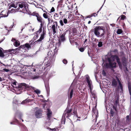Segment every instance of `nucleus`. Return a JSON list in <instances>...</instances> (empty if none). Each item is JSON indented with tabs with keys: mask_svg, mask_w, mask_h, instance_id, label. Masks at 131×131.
<instances>
[{
	"mask_svg": "<svg viewBox=\"0 0 131 131\" xmlns=\"http://www.w3.org/2000/svg\"><path fill=\"white\" fill-rule=\"evenodd\" d=\"M120 53L121 54V59L117 54L111 56L112 60L110 58H107L108 63H106L105 64V67L106 68L113 69L115 68L116 66L117 63L114 62L115 60L121 70H123V66L127 65L128 59L126 57L125 53L123 51H121Z\"/></svg>",
	"mask_w": 131,
	"mask_h": 131,
	"instance_id": "f257e3e1",
	"label": "nucleus"
},
{
	"mask_svg": "<svg viewBox=\"0 0 131 131\" xmlns=\"http://www.w3.org/2000/svg\"><path fill=\"white\" fill-rule=\"evenodd\" d=\"M11 85L14 88H15L16 90V91L17 92L16 93L17 94H19L21 92L25 90L26 89H29V86L25 83H18L16 81H14L12 82Z\"/></svg>",
	"mask_w": 131,
	"mask_h": 131,
	"instance_id": "f03ea898",
	"label": "nucleus"
},
{
	"mask_svg": "<svg viewBox=\"0 0 131 131\" xmlns=\"http://www.w3.org/2000/svg\"><path fill=\"white\" fill-rule=\"evenodd\" d=\"M50 64V62H49L47 64H46V66L44 67H42V68H39L40 67H41V66L40 65H38V64L34 66H32L30 68V72L31 73L35 74L36 73H39L40 72V71H42L44 70L46 68L48 67L49 66Z\"/></svg>",
	"mask_w": 131,
	"mask_h": 131,
	"instance_id": "7ed1b4c3",
	"label": "nucleus"
},
{
	"mask_svg": "<svg viewBox=\"0 0 131 131\" xmlns=\"http://www.w3.org/2000/svg\"><path fill=\"white\" fill-rule=\"evenodd\" d=\"M94 33L95 35L98 37H102L103 39L105 34V29L102 26H97L94 28Z\"/></svg>",
	"mask_w": 131,
	"mask_h": 131,
	"instance_id": "20e7f679",
	"label": "nucleus"
},
{
	"mask_svg": "<svg viewBox=\"0 0 131 131\" xmlns=\"http://www.w3.org/2000/svg\"><path fill=\"white\" fill-rule=\"evenodd\" d=\"M85 80L86 81L88 84V85L89 89L90 90L91 93L92 94V96L93 98L94 99V100H95V101H97V98L96 95L92 93L91 92L92 88L91 82V81L90 79V78L89 76L86 75L85 76Z\"/></svg>",
	"mask_w": 131,
	"mask_h": 131,
	"instance_id": "39448f33",
	"label": "nucleus"
},
{
	"mask_svg": "<svg viewBox=\"0 0 131 131\" xmlns=\"http://www.w3.org/2000/svg\"><path fill=\"white\" fill-rule=\"evenodd\" d=\"M72 111L71 109H69L67 107L64 112L63 115L65 117H66V118H69V117H70L71 115L72 114L71 113Z\"/></svg>",
	"mask_w": 131,
	"mask_h": 131,
	"instance_id": "423d86ee",
	"label": "nucleus"
},
{
	"mask_svg": "<svg viewBox=\"0 0 131 131\" xmlns=\"http://www.w3.org/2000/svg\"><path fill=\"white\" fill-rule=\"evenodd\" d=\"M53 50H55V49H53ZM56 53L55 51H54V50L53 51L52 50L48 52L47 55L49 58L51 59V60L52 59V60H54L55 59L56 56L55 54Z\"/></svg>",
	"mask_w": 131,
	"mask_h": 131,
	"instance_id": "0eeeda50",
	"label": "nucleus"
},
{
	"mask_svg": "<svg viewBox=\"0 0 131 131\" xmlns=\"http://www.w3.org/2000/svg\"><path fill=\"white\" fill-rule=\"evenodd\" d=\"M17 6H18L20 8H23V7L24 8H26L27 4L26 2L24 1L17 2Z\"/></svg>",
	"mask_w": 131,
	"mask_h": 131,
	"instance_id": "6e6552de",
	"label": "nucleus"
},
{
	"mask_svg": "<svg viewBox=\"0 0 131 131\" xmlns=\"http://www.w3.org/2000/svg\"><path fill=\"white\" fill-rule=\"evenodd\" d=\"M23 116V114L22 113L20 112L19 111H17V112L16 113V114L15 115V121L17 123H18V121L16 119V118H18L19 119H20L22 120V121L23 122H24V120L23 119H21V117Z\"/></svg>",
	"mask_w": 131,
	"mask_h": 131,
	"instance_id": "1a4fd4ad",
	"label": "nucleus"
},
{
	"mask_svg": "<svg viewBox=\"0 0 131 131\" xmlns=\"http://www.w3.org/2000/svg\"><path fill=\"white\" fill-rule=\"evenodd\" d=\"M66 34V32H64L62 35H60V36L59 37V42L58 43L60 44V41L63 42L65 40V35Z\"/></svg>",
	"mask_w": 131,
	"mask_h": 131,
	"instance_id": "9d476101",
	"label": "nucleus"
},
{
	"mask_svg": "<svg viewBox=\"0 0 131 131\" xmlns=\"http://www.w3.org/2000/svg\"><path fill=\"white\" fill-rule=\"evenodd\" d=\"M53 24H54L52 26L51 28L53 30V34H54L56 33L57 29H56V26L57 28L58 23L56 21L54 22L53 23Z\"/></svg>",
	"mask_w": 131,
	"mask_h": 131,
	"instance_id": "9b49d317",
	"label": "nucleus"
},
{
	"mask_svg": "<svg viewBox=\"0 0 131 131\" xmlns=\"http://www.w3.org/2000/svg\"><path fill=\"white\" fill-rule=\"evenodd\" d=\"M46 35L45 31L43 30L42 32V33L39 39L38 40L36 41L38 42H41L42 40L44 39L45 35Z\"/></svg>",
	"mask_w": 131,
	"mask_h": 131,
	"instance_id": "f8f14e48",
	"label": "nucleus"
},
{
	"mask_svg": "<svg viewBox=\"0 0 131 131\" xmlns=\"http://www.w3.org/2000/svg\"><path fill=\"white\" fill-rule=\"evenodd\" d=\"M35 116L37 118H40L42 116V113L40 110L37 111L35 113Z\"/></svg>",
	"mask_w": 131,
	"mask_h": 131,
	"instance_id": "ddd939ff",
	"label": "nucleus"
},
{
	"mask_svg": "<svg viewBox=\"0 0 131 131\" xmlns=\"http://www.w3.org/2000/svg\"><path fill=\"white\" fill-rule=\"evenodd\" d=\"M73 92V90L69 88V89L68 92V96L69 99H71L72 96Z\"/></svg>",
	"mask_w": 131,
	"mask_h": 131,
	"instance_id": "4468645a",
	"label": "nucleus"
},
{
	"mask_svg": "<svg viewBox=\"0 0 131 131\" xmlns=\"http://www.w3.org/2000/svg\"><path fill=\"white\" fill-rule=\"evenodd\" d=\"M128 89L130 95V104L129 109L131 112V86L130 85H128Z\"/></svg>",
	"mask_w": 131,
	"mask_h": 131,
	"instance_id": "2eb2a0df",
	"label": "nucleus"
},
{
	"mask_svg": "<svg viewBox=\"0 0 131 131\" xmlns=\"http://www.w3.org/2000/svg\"><path fill=\"white\" fill-rule=\"evenodd\" d=\"M21 48L23 49L26 48L28 50H29L31 49V48L29 44L27 43H25V44L21 45Z\"/></svg>",
	"mask_w": 131,
	"mask_h": 131,
	"instance_id": "dca6fc26",
	"label": "nucleus"
},
{
	"mask_svg": "<svg viewBox=\"0 0 131 131\" xmlns=\"http://www.w3.org/2000/svg\"><path fill=\"white\" fill-rule=\"evenodd\" d=\"M52 114V112L50 111V110L49 108L47 109V119H48L49 120H50V118L51 117Z\"/></svg>",
	"mask_w": 131,
	"mask_h": 131,
	"instance_id": "f3484780",
	"label": "nucleus"
},
{
	"mask_svg": "<svg viewBox=\"0 0 131 131\" xmlns=\"http://www.w3.org/2000/svg\"><path fill=\"white\" fill-rule=\"evenodd\" d=\"M35 16L37 17V21L41 23H42V17L38 14H37Z\"/></svg>",
	"mask_w": 131,
	"mask_h": 131,
	"instance_id": "a211bd4d",
	"label": "nucleus"
},
{
	"mask_svg": "<svg viewBox=\"0 0 131 131\" xmlns=\"http://www.w3.org/2000/svg\"><path fill=\"white\" fill-rule=\"evenodd\" d=\"M45 86L46 88V89L47 92V93L48 95L49 94V87L48 84V83H46L45 82Z\"/></svg>",
	"mask_w": 131,
	"mask_h": 131,
	"instance_id": "6ab92c4d",
	"label": "nucleus"
},
{
	"mask_svg": "<svg viewBox=\"0 0 131 131\" xmlns=\"http://www.w3.org/2000/svg\"><path fill=\"white\" fill-rule=\"evenodd\" d=\"M117 84V81L114 79H113L112 82V85L115 87H116Z\"/></svg>",
	"mask_w": 131,
	"mask_h": 131,
	"instance_id": "aec40b11",
	"label": "nucleus"
},
{
	"mask_svg": "<svg viewBox=\"0 0 131 131\" xmlns=\"http://www.w3.org/2000/svg\"><path fill=\"white\" fill-rule=\"evenodd\" d=\"M14 8H16L17 7V2H16V3H14L11 2V4L9 6Z\"/></svg>",
	"mask_w": 131,
	"mask_h": 131,
	"instance_id": "412c9836",
	"label": "nucleus"
},
{
	"mask_svg": "<svg viewBox=\"0 0 131 131\" xmlns=\"http://www.w3.org/2000/svg\"><path fill=\"white\" fill-rule=\"evenodd\" d=\"M13 44L15 47H18L20 45V42L18 40H16L14 43Z\"/></svg>",
	"mask_w": 131,
	"mask_h": 131,
	"instance_id": "4be33fe9",
	"label": "nucleus"
},
{
	"mask_svg": "<svg viewBox=\"0 0 131 131\" xmlns=\"http://www.w3.org/2000/svg\"><path fill=\"white\" fill-rule=\"evenodd\" d=\"M3 49L1 48H0V57L2 58H3L5 56L4 53L2 51Z\"/></svg>",
	"mask_w": 131,
	"mask_h": 131,
	"instance_id": "5701e85b",
	"label": "nucleus"
},
{
	"mask_svg": "<svg viewBox=\"0 0 131 131\" xmlns=\"http://www.w3.org/2000/svg\"><path fill=\"white\" fill-rule=\"evenodd\" d=\"M96 105L95 107L93 108L92 111L94 113H95L96 112V117H98V113L97 111L96 110Z\"/></svg>",
	"mask_w": 131,
	"mask_h": 131,
	"instance_id": "b1692460",
	"label": "nucleus"
},
{
	"mask_svg": "<svg viewBox=\"0 0 131 131\" xmlns=\"http://www.w3.org/2000/svg\"><path fill=\"white\" fill-rule=\"evenodd\" d=\"M127 65H126L123 66V68H125V69H124V71L125 73H126V71L128 72V70L127 68Z\"/></svg>",
	"mask_w": 131,
	"mask_h": 131,
	"instance_id": "393cba45",
	"label": "nucleus"
},
{
	"mask_svg": "<svg viewBox=\"0 0 131 131\" xmlns=\"http://www.w3.org/2000/svg\"><path fill=\"white\" fill-rule=\"evenodd\" d=\"M61 121L62 124H63H63H65V117H64V116H63V115Z\"/></svg>",
	"mask_w": 131,
	"mask_h": 131,
	"instance_id": "a878e982",
	"label": "nucleus"
},
{
	"mask_svg": "<svg viewBox=\"0 0 131 131\" xmlns=\"http://www.w3.org/2000/svg\"><path fill=\"white\" fill-rule=\"evenodd\" d=\"M118 83L119 86H118V88H119V87L121 90L122 91L123 90V87L122 84H121V82H119Z\"/></svg>",
	"mask_w": 131,
	"mask_h": 131,
	"instance_id": "bb28decb",
	"label": "nucleus"
},
{
	"mask_svg": "<svg viewBox=\"0 0 131 131\" xmlns=\"http://www.w3.org/2000/svg\"><path fill=\"white\" fill-rule=\"evenodd\" d=\"M49 62L50 63V61H48V62H47V63H42L41 64H38V65H40L41 66V65L42 67H40L39 68H42V67L44 68V67H45L46 66V64L48 63L49 62Z\"/></svg>",
	"mask_w": 131,
	"mask_h": 131,
	"instance_id": "cd10ccee",
	"label": "nucleus"
},
{
	"mask_svg": "<svg viewBox=\"0 0 131 131\" xmlns=\"http://www.w3.org/2000/svg\"><path fill=\"white\" fill-rule=\"evenodd\" d=\"M114 112L113 111L112 109H111L110 110V116L111 117H114Z\"/></svg>",
	"mask_w": 131,
	"mask_h": 131,
	"instance_id": "c85d7f7f",
	"label": "nucleus"
},
{
	"mask_svg": "<svg viewBox=\"0 0 131 131\" xmlns=\"http://www.w3.org/2000/svg\"><path fill=\"white\" fill-rule=\"evenodd\" d=\"M33 90H34V92L37 94L40 93L41 91L39 89H36L35 90V89H34Z\"/></svg>",
	"mask_w": 131,
	"mask_h": 131,
	"instance_id": "c756f323",
	"label": "nucleus"
},
{
	"mask_svg": "<svg viewBox=\"0 0 131 131\" xmlns=\"http://www.w3.org/2000/svg\"><path fill=\"white\" fill-rule=\"evenodd\" d=\"M123 32V31L122 29H117V34H120L122 33Z\"/></svg>",
	"mask_w": 131,
	"mask_h": 131,
	"instance_id": "7c9ffc66",
	"label": "nucleus"
},
{
	"mask_svg": "<svg viewBox=\"0 0 131 131\" xmlns=\"http://www.w3.org/2000/svg\"><path fill=\"white\" fill-rule=\"evenodd\" d=\"M98 44L97 45V46L99 47H102L103 45V42L102 41H98Z\"/></svg>",
	"mask_w": 131,
	"mask_h": 131,
	"instance_id": "2f4dec72",
	"label": "nucleus"
},
{
	"mask_svg": "<svg viewBox=\"0 0 131 131\" xmlns=\"http://www.w3.org/2000/svg\"><path fill=\"white\" fill-rule=\"evenodd\" d=\"M54 17L55 19L57 20L59 18L58 14L57 13H56L54 15Z\"/></svg>",
	"mask_w": 131,
	"mask_h": 131,
	"instance_id": "473e14b6",
	"label": "nucleus"
},
{
	"mask_svg": "<svg viewBox=\"0 0 131 131\" xmlns=\"http://www.w3.org/2000/svg\"><path fill=\"white\" fill-rule=\"evenodd\" d=\"M34 42L33 41H31L29 42V45L30 46V47L31 48V47H33V46L34 45Z\"/></svg>",
	"mask_w": 131,
	"mask_h": 131,
	"instance_id": "72a5a7b5",
	"label": "nucleus"
},
{
	"mask_svg": "<svg viewBox=\"0 0 131 131\" xmlns=\"http://www.w3.org/2000/svg\"><path fill=\"white\" fill-rule=\"evenodd\" d=\"M8 16V14L6 15L5 14H0V18H1V17H7Z\"/></svg>",
	"mask_w": 131,
	"mask_h": 131,
	"instance_id": "f704fd0d",
	"label": "nucleus"
},
{
	"mask_svg": "<svg viewBox=\"0 0 131 131\" xmlns=\"http://www.w3.org/2000/svg\"><path fill=\"white\" fill-rule=\"evenodd\" d=\"M129 115H127L126 116V122H128L131 119L129 118Z\"/></svg>",
	"mask_w": 131,
	"mask_h": 131,
	"instance_id": "c9c22d12",
	"label": "nucleus"
},
{
	"mask_svg": "<svg viewBox=\"0 0 131 131\" xmlns=\"http://www.w3.org/2000/svg\"><path fill=\"white\" fill-rule=\"evenodd\" d=\"M46 13H44L43 14V16L45 19L48 18V16L47 15V13L46 12Z\"/></svg>",
	"mask_w": 131,
	"mask_h": 131,
	"instance_id": "e433bc0d",
	"label": "nucleus"
},
{
	"mask_svg": "<svg viewBox=\"0 0 131 131\" xmlns=\"http://www.w3.org/2000/svg\"><path fill=\"white\" fill-rule=\"evenodd\" d=\"M56 73V72L52 71L51 73L50 74V76H54L55 75V74Z\"/></svg>",
	"mask_w": 131,
	"mask_h": 131,
	"instance_id": "4c0bfd02",
	"label": "nucleus"
},
{
	"mask_svg": "<svg viewBox=\"0 0 131 131\" xmlns=\"http://www.w3.org/2000/svg\"><path fill=\"white\" fill-rule=\"evenodd\" d=\"M48 24L52 23L53 21V20L51 18H48Z\"/></svg>",
	"mask_w": 131,
	"mask_h": 131,
	"instance_id": "58836bf2",
	"label": "nucleus"
},
{
	"mask_svg": "<svg viewBox=\"0 0 131 131\" xmlns=\"http://www.w3.org/2000/svg\"><path fill=\"white\" fill-rule=\"evenodd\" d=\"M42 31V29H40L39 28V29L36 32H35L36 34H39Z\"/></svg>",
	"mask_w": 131,
	"mask_h": 131,
	"instance_id": "ea45409f",
	"label": "nucleus"
},
{
	"mask_svg": "<svg viewBox=\"0 0 131 131\" xmlns=\"http://www.w3.org/2000/svg\"><path fill=\"white\" fill-rule=\"evenodd\" d=\"M39 77L37 76H32L31 77V78L34 80L38 78Z\"/></svg>",
	"mask_w": 131,
	"mask_h": 131,
	"instance_id": "a19ab883",
	"label": "nucleus"
},
{
	"mask_svg": "<svg viewBox=\"0 0 131 131\" xmlns=\"http://www.w3.org/2000/svg\"><path fill=\"white\" fill-rule=\"evenodd\" d=\"M126 16L124 15H122L121 16L120 19L124 20L126 18Z\"/></svg>",
	"mask_w": 131,
	"mask_h": 131,
	"instance_id": "79ce46f5",
	"label": "nucleus"
},
{
	"mask_svg": "<svg viewBox=\"0 0 131 131\" xmlns=\"http://www.w3.org/2000/svg\"><path fill=\"white\" fill-rule=\"evenodd\" d=\"M91 15L92 17L93 16L95 17L97 15V14L96 13H92Z\"/></svg>",
	"mask_w": 131,
	"mask_h": 131,
	"instance_id": "37998d69",
	"label": "nucleus"
},
{
	"mask_svg": "<svg viewBox=\"0 0 131 131\" xmlns=\"http://www.w3.org/2000/svg\"><path fill=\"white\" fill-rule=\"evenodd\" d=\"M113 52L115 53V54H117L118 53V51L117 49H115L113 51Z\"/></svg>",
	"mask_w": 131,
	"mask_h": 131,
	"instance_id": "c03bdc74",
	"label": "nucleus"
},
{
	"mask_svg": "<svg viewBox=\"0 0 131 131\" xmlns=\"http://www.w3.org/2000/svg\"><path fill=\"white\" fill-rule=\"evenodd\" d=\"M54 10H55V9H54V8L53 7H52V8L50 10V13L52 12H54Z\"/></svg>",
	"mask_w": 131,
	"mask_h": 131,
	"instance_id": "a18cd8bd",
	"label": "nucleus"
},
{
	"mask_svg": "<svg viewBox=\"0 0 131 131\" xmlns=\"http://www.w3.org/2000/svg\"><path fill=\"white\" fill-rule=\"evenodd\" d=\"M13 102V103H15L16 104H18V101L16 100H14Z\"/></svg>",
	"mask_w": 131,
	"mask_h": 131,
	"instance_id": "49530a36",
	"label": "nucleus"
},
{
	"mask_svg": "<svg viewBox=\"0 0 131 131\" xmlns=\"http://www.w3.org/2000/svg\"><path fill=\"white\" fill-rule=\"evenodd\" d=\"M63 22L65 24H67V19L66 18L64 19H63Z\"/></svg>",
	"mask_w": 131,
	"mask_h": 131,
	"instance_id": "de8ad7c7",
	"label": "nucleus"
},
{
	"mask_svg": "<svg viewBox=\"0 0 131 131\" xmlns=\"http://www.w3.org/2000/svg\"><path fill=\"white\" fill-rule=\"evenodd\" d=\"M63 62L64 64H66L67 63V61L66 60L64 59L63 60Z\"/></svg>",
	"mask_w": 131,
	"mask_h": 131,
	"instance_id": "09e8293b",
	"label": "nucleus"
},
{
	"mask_svg": "<svg viewBox=\"0 0 131 131\" xmlns=\"http://www.w3.org/2000/svg\"><path fill=\"white\" fill-rule=\"evenodd\" d=\"M60 23L61 26H63L64 25L63 21L62 20H60L59 21Z\"/></svg>",
	"mask_w": 131,
	"mask_h": 131,
	"instance_id": "8fccbe9b",
	"label": "nucleus"
},
{
	"mask_svg": "<svg viewBox=\"0 0 131 131\" xmlns=\"http://www.w3.org/2000/svg\"><path fill=\"white\" fill-rule=\"evenodd\" d=\"M79 50L81 52H83L84 50V49L83 48H81L79 49Z\"/></svg>",
	"mask_w": 131,
	"mask_h": 131,
	"instance_id": "3c124183",
	"label": "nucleus"
},
{
	"mask_svg": "<svg viewBox=\"0 0 131 131\" xmlns=\"http://www.w3.org/2000/svg\"><path fill=\"white\" fill-rule=\"evenodd\" d=\"M3 70L4 71H5V72H8L9 70V69H3Z\"/></svg>",
	"mask_w": 131,
	"mask_h": 131,
	"instance_id": "603ef678",
	"label": "nucleus"
},
{
	"mask_svg": "<svg viewBox=\"0 0 131 131\" xmlns=\"http://www.w3.org/2000/svg\"><path fill=\"white\" fill-rule=\"evenodd\" d=\"M116 78L118 83L121 82L119 79L118 78V77H116Z\"/></svg>",
	"mask_w": 131,
	"mask_h": 131,
	"instance_id": "864d4df0",
	"label": "nucleus"
},
{
	"mask_svg": "<svg viewBox=\"0 0 131 131\" xmlns=\"http://www.w3.org/2000/svg\"><path fill=\"white\" fill-rule=\"evenodd\" d=\"M116 78L118 83L121 82L119 79L118 78V77H116Z\"/></svg>",
	"mask_w": 131,
	"mask_h": 131,
	"instance_id": "5fc2aeb1",
	"label": "nucleus"
},
{
	"mask_svg": "<svg viewBox=\"0 0 131 131\" xmlns=\"http://www.w3.org/2000/svg\"><path fill=\"white\" fill-rule=\"evenodd\" d=\"M25 100L26 101V102H28L31 101L29 99H28V98H27Z\"/></svg>",
	"mask_w": 131,
	"mask_h": 131,
	"instance_id": "6e6d98bb",
	"label": "nucleus"
},
{
	"mask_svg": "<svg viewBox=\"0 0 131 131\" xmlns=\"http://www.w3.org/2000/svg\"><path fill=\"white\" fill-rule=\"evenodd\" d=\"M23 128L25 130V131H27V129L26 127L24 125H23Z\"/></svg>",
	"mask_w": 131,
	"mask_h": 131,
	"instance_id": "4d7b16f0",
	"label": "nucleus"
},
{
	"mask_svg": "<svg viewBox=\"0 0 131 131\" xmlns=\"http://www.w3.org/2000/svg\"><path fill=\"white\" fill-rule=\"evenodd\" d=\"M118 103V102L117 100H116L115 101V105H117Z\"/></svg>",
	"mask_w": 131,
	"mask_h": 131,
	"instance_id": "13d9d810",
	"label": "nucleus"
},
{
	"mask_svg": "<svg viewBox=\"0 0 131 131\" xmlns=\"http://www.w3.org/2000/svg\"><path fill=\"white\" fill-rule=\"evenodd\" d=\"M26 103V101L25 100H24L21 103V104H24L25 103Z\"/></svg>",
	"mask_w": 131,
	"mask_h": 131,
	"instance_id": "bf43d9fd",
	"label": "nucleus"
},
{
	"mask_svg": "<svg viewBox=\"0 0 131 131\" xmlns=\"http://www.w3.org/2000/svg\"><path fill=\"white\" fill-rule=\"evenodd\" d=\"M92 17L91 15H89L88 16H86V18H90L91 17Z\"/></svg>",
	"mask_w": 131,
	"mask_h": 131,
	"instance_id": "052dcab7",
	"label": "nucleus"
},
{
	"mask_svg": "<svg viewBox=\"0 0 131 131\" xmlns=\"http://www.w3.org/2000/svg\"><path fill=\"white\" fill-rule=\"evenodd\" d=\"M16 40L15 38H13L12 39L11 41L12 42H14V41H16Z\"/></svg>",
	"mask_w": 131,
	"mask_h": 131,
	"instance_id": "680f3d73",
	"label": "nucleus"
},
{
	"mask_svg": "<svg viewBox=\"0 0 131 131\" xmlns=\"http://www.w3.org/2000/svg\"><path fill=\"white\" fill-rule=\"evenodd\" d=\"M38 34H37L36 35H35L34 37V38L36 39V38H37L38 37Z\"/></svg>",
	"mask_w": 131,
	"mask_h": 131,
	"instance_id": "e2e57ef3",
	"label": "nucleus"
},
{
	"mask_svg": "<svg viewBox=\"0 0 131 131\" xmlns=\"http://www.w3.org/2000/svg\"><path fill=\"white\" fill-rule=\"evenodd\" d=\"M93 39H94V41H95V42H97V41H98V39H96V38H93Z\"/></svg>",
	"mask_w": 131,
	"mask_h": 131,
	"instance_id": "0e129e2a",
	"label": "nucleus"
},
{
	"mask_svg": "<svg viewBox=\"0 0 131 131\" xmlns=\"http://www.w3.org/2000/svg\"><path fill=\"white\" fill-rule=\"evenodd\" d=\"M14 26V23H13V25H11L10 26V28L11 29L13 28Z\"/></svg>",
	"mask_w": 131,
	"mask_h": 131,
	"instance_id": "69168bd1",
	"label": "nucleus"
},
{
	"mask_svg": "<svg viewBox=\"0 0 131 131\" xmlns=\"http://www.w3.org/2000/svg\"><path fill=\"white\" fill-rule=\"evenodd\" d=\"M42 23H41L40 24V29H42Z\"/></svg>",
	"mask_w": 131,
	"mask_h": 131,
	"instance_id": "338daca9",
	"label": "nucleus"
},
{
	"mask_svg": "<svg viewBox=\"0 0 131 131\" xmlns=\"http://www.w3.org/2000/svg\"><path fill=\"white\" fill-rule=\"evenodd\" d=\"M4 79H3L1 77H0V81H2L3 80H4Z\"/></svg>",
	"mask_w": 131,
	"mask_h": 131,
	"instance_id": "774afa93",
	"label": "nucleus"
}]
</instances>
